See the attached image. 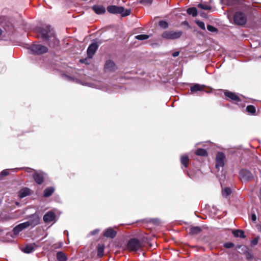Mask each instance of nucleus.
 Instances as JSON below:
<instances>
[{
    "label": "nucleus",
    "mask_w": 261,
    "mask_h": 261,
    "mask_svg": "<svg viewBox=\"0 0 261 261\" xmlns=\"http://www.w3.org/2000/svg\"><path fill=\"white\" fill-rule=\"evenodd\" d=\"M57 258L59 261H66L67 257L62 252H59L57 254Z\"/></svg>",
    "instance_id": "obj_25"
},
{
    "label": "nucleus",
    "mask_w": 261,
    "mask_h": 261,
    "mask_svg": "<svg viewBox=\"0 0 261 261\" xmlns=\"http://www.w3.org/2000/svg\"><path fill=\"white\" fill-rule=\"evenodd\" d=\"M207 29L211 32H215L217 31L216 28L210 24L207 25Z\"/></svg>",
    "instance_id": "obj_36"
},
{
    "label": "nucleus",
    "mask_w": 261,
    "mask_h": 261,
    "mask_svg": "<svg viewBox=\"0 0 261 261\" xmlns=\"http://www.w3.org/2000/svg\"><path fill=\"white\" fill-rule=\"evenodd\" d=\"M104 249L105 246L104 245H98L97 246V255L101 257L103 255L104 253Z\"/></svg>",
    "instance_id": "obj_23"
},
{
    "label": "nucleus",
    "mask_w": 261,
    "mask_h": 261,
    "mask_svg": "<svg viewBox=\"0 0 261 261\" xmlns=\"http://www.w3.org/2000/svg\"><path fill=\"white\" fill-rule=\"evenodd\" d=\"M159 25L163 29H166L168 27V23L164 20H161L159 22Z\"/></svg>",
    "instance_id": "obj_34"
},
{
    "label": "nucleus",
    "mask_w": 261,
    "mask_h": 261,
    "mask_svg": "<svg viewBox=\"0 0 261 261\" xmlns=\"http://www.w3.org/2000/svg\"><path fill=\"white\" fill-rule=\"evenodd\" d=\"M234 246V244L232 243H226L224 244V247L226 248H230L231 247H233Z\"/></svg>",
    "instance_id": "obj_37"
},
{
    "label": "nucleus",
    "mask_w": 261,
    "mask_h": 261,
    "mask_svg": "<svg viewBox=\"0 0 261 261\" xmlns=\"http://www.w3.org/2000/svg\"><path fill=\"white\" fill-rule=\"evenodd\" d=\"M225 155L222 152H219L217 153L216 157V168L219 169V168H222L225 165Z\"/></svg>",
    "instance_id": "obj_8"
},
{
    "label": "nucleus",
    "mask_w": 261,
    "mask_h": 261,
    "mask_svg": "<svg viewBox=\"0 0 261 261\" xmlns=\"http://www.w3.org/2000/svg\"><path fill=\"white\" fill-rule=\"evenodd\" d=\"M251 220L253 221H255L256 220V217L255 214H251Z\"/></svg>",
    "instance_id": "obj_42"
},
{
    "label": "nucleus",
    "mask_w": 261,
    "mask_h": 261,
    "mask_svg": "<svg viewBox=\"0 0 261 261\" xmlns=\"http://www.w3.org/2000/svg\"><path fill=\"white\" fill-rule=\"evenodd\" d=\"M179 55V51H175V52L173 53L172 56L173 57H176L178 56Z\"/></svg>",
    "instance_id": "obj_41"
},
{
    "label": "nucleus",
    "mask_w": 261,
    "mask_h": 261,
    "mask_svg": "<svg viewBox=\"0 0 261 261\" xmlns=\"http://www.w3.org/2000/svg\"><path fill=\"white\" fill-rule=\"evenodd\" d=\"M181 163L185 166V167L187 168L188 166L189 163V158L187 155H182L180 158Z\"/></svg>",
    "instance_id": "obj_24"
},
{
    "label": "nucleus",
    "mask_w": 261,
    "mask_h": 261,
    "mask_svg": "<svg viewBox=\"0 0 261 261\" xmlns=\"http://www.w3.org/2000/svg\"><path fill=\"white\" fill-rule=\"evenodd\" d=\"M201 231L200 227L196 226L193 227L190 229V233L192 234H196L199 233Z\"/></svg>",
    "instance_id": "obj_27"
},
{
    "label": "nucleus",
    "mask_w": 261,
    "mask_h": 261,
    "mask_svg": "<svg viewBox=\"0 0 261 261\" xmlns=\"http://www.w3.org/2000/svg\"><path fill=\"white\" fill-rule=\"evenodd\" d=\"M30 50L34 54L40 55L46 53L48 49L40 44H33L30 47Z\"/></svg>",
    "instance_id": "obj_6"
},
{
    "label": "nucleus",
    "mask_w": 261,
    "mask_h": 261,
    "mask_svg": "<svg viewBox=\"0 0 261 261\" xmlns=\"http://www.w3.org/2000/svg\"><path fill=\"white\" fill-rule=\"evenodd\" d=\"M116 231L113 229L112 228H109L104 232V236L112 239L115 238L116 236Z\"/></svg>",
    "instance_id": "obj_15"
},
{
    "label": "nucleus",
    "mask_w": 261,
    "mask_h": 261,
    "mask_svg": "<svg viewBox=\"0 0 261 261\" xmlns=\"http://www.w3.org/2000/svg\"><path fill=\"white\" fill-rule=\"evenodd\" d=\"M39 223V219L38 216L32 215L29 221L18 224L22 230L29 226L34 227Z\"/></svg>",
    "instance_id": "obj_3"
},
{
    "label": "nucleus",
    "mask_w": 261,
    "mask_h": 261,
    "mask_svg": "<svg viewBox=\"0 0 261 261\" xmlns=\"http://www.w3.org/2000/svg\"><path fill=\"white\" fill-rule=\"evenodd\" d=\"M198 7L199 9H203V10H210L211 9V7L205 3H200L198 5Z\"/></svg>",
    "instance_id": "obj_30"
},
{
    "label": "nucleus",
    "mask_w": 261,
    "mask_h": 261,
    "mask_svg": "<svg viewBox=\"0 0 261 261\" xmlns=\"http://www.w3.org/2000/svg\"><path fill=\"white\" fill-rule=\"evenodd\" d=\"M36 247V245L35 244H31L24 247L22 250L25 253H30L34 251Z\"/></svg>",
    "instance_id": "obj_18"
},
{
    "label": "nucleus",
    "mask_w": 261,
    "mask_h": 261,
    "mask_svg": "<svg viewBox=\"0 0 261 261\" xmlns=\"http://www.w3.org/2000/svg\"><path fill=\"white\" fill-rule=\"evenodd\" d=\"M195 23L202 30H205V24L203 21L196 20H195Z\"/></svg>",
    "instance_id": "obj_31"
},
{
    "label": "nucleus",
    "mask_w": 261,
    "mask_h": 261,
    "mask_svg": "<svg viewBox=\"0 0 261 261\" xmlns=\"http://www.w3.org/2000/svg\"><path fill=\"white\" fill-rule=\"evenodd\" d=\"M232 232L235 237H240L241 238H245L246 237L245 235L244 234V231L242 230H233Z\"/></svg>",
    "instance_id": "obj_19"
},
{
    "label": "nucleus",
    "mask_w": 261,
    "mask_h": 261,
    "mask_svg": "<svg viewBox=\"0 0 261 261\" xmlns=\"http://www.w3.org/2000/svg\"><path fill=\"white\" fill-rule=\"evenodd\" d=\"M258 242V239L257 238H256L254 239L253 240H252L251 243L253 245H256L257 244Z\"/></svg>",
    "instance_id": "obj_39"
},
{
    "label": "nucleus",
    "mask_w": 261,
    "mask_h": 261,
    "mask_svg": "<svg viewBox=\"0 0 261 261\" xmlns=\"http://www.w3.org/2000/svg\"><path fill=\"white\" fill-rule=\"evenodd\" d=\"M231 193V190L229 188L226 187L222 190V194L223 196L226 197L229 195Z\"/></svg>",
    "instance_id": "obj_29"
},
{
    "label": "nucleus",
    "mask_w": 261,
    "mask_h": 261,
    "mask_svg": "<svg viewBox=\"0 0 261 261\" xmlns=\"http://www.w3.org/2000/svg\"><path fill=\"white\" fill-rule=\"evenodd\" d=\"M92 9L94 12L97 14H103L106 11L105 8L102 6H93L92 7Z\"/></svg>",
    "instance_id": "obj_17"
},
{
    "label": "nucleus",
    "mask_w": 261,
    "mask_h": 261,
    "mask_svg": "<svg viewBox=\"0 0 261 261\" xmlns=\"http://www.w3.org/2000/svg\"><path fill=\"white\" fill-rule=\"evenodd\" d=\"M56 218L55 214L53 212H48L43 217V220L45 223L53 222Z\"/></svg>",
    "instance_id": "obj_12"
},
{
    "label": "nucleus",
    "mask_w": 261,
    "mask_h": 261,
    "mask_svg": "<svg viewBox=\"0 0 261 261\" xmlns=\"http://www.w3.org/2000/svg\"><path fill=\"white\" fill-rule=\"evenodd\" d=\"M252 257V254L250 252H248L246 254V258L247 259H250Z\"/></svg>",
    "instance_id": "obj_40"
},
{
    "label": "nucleus",
    "mask_w": 261,
    "mask_h": 261,
    "mask_svg": "<svg viewBox=\"0 0 261 261\" xmlns=\"http://www.w3.org/2000/svg\"><path fill=\"white\" fill-rule=\"evenodd\" d=\"M22 231V229L21 228H20V227L19 226V225H17L16 226H15L14 228H13V233H14V234L15 235H17L19 234V233Z\"/></svg>",
    "instance_id": "obj_33"
},
{
    "label": "nucleus",
    "mask_w": 261,
    "mask_h": 261,
    "mask_svg": "<svg viewBox=\"0 0 261 261\" xmlns=\"http://www.w3.org/2000/svg\"><path fill=\"white\" fill-rule=\"evenodd\" d=\"M54 188L53 187H48L44 190L43 195L45 197L50 196L54 192Z\"/></svg>",
    "instance_id": "obj_21"
},
{
    "label": "nucleus",
    "mask_w": 261,
    "mask_h": 261,
    "mask_svg": "<svg viewBox=\"0 0 261 261\" xmlns=\"http://www.w3.org/2000/svg\"><path fill=\"white\" fill-rule=\"evenodd\" d=\"M33 177L38 184L40 185L43 182L44 177L42 173L36 172L33 175Z\"/></svg>",
    "instance_id": "obj_14"
},
{
    "label": "nucleus",
    "mask_w": 261,
    "mask_h": 261,
    "mask_svg": "<svg viewBox=\"0 0 261 261\" xmlns=\"http://www.w3.org/2000/svg\"><path fill=\"white\" fill-rule=\"evenodd\" d=\"M98 48V45L96 43H93L89 45L87 49V55L89 58H92Z\"/></svg>",
    "instance_id": "obj_11"
},
{
    "label": "nucleus",
    "mask_w": 261,
    "mask_h": 261,
    "mask_svg": "<svg viewBox=\"0 0 261 261\" xmlns=\"http://www.w3.org/2000/svg\"><path fill=\"white\" fill-rule=\"evenodd\" d=\"M224 95L226 97L229 98L230 100L233 101L236 104H238V103L242 100L241 97L235 93L226 91L224 92Z\"/></svg>",
    "instance_id": "obj_9"
},
{
    "label": "nucleus",
    "mask_w": 261,
    "mask_h": 261,
    "mask_svg": "<svg viewBox=\"0 0 261 261\" xmlns=\"http://www.w3.org/2000/svg\"><path fill=\"white\" fill-rule=\"evenodd\" d=\"M1 174L2 176H6L9 174V172L8 170H4L2 171Z\"/></svg>",
    "instance_id": "obj_38"
},
{
    "label": "nucleus",
    "mask_w": 261,
    "mask_h": 261,
    "mask_svg": "<svg viewBox=\"0 0 261 261\" xmlns=\"http://www.w3.org/2000/svg\"><path fill=\"white\" fill-rule=\"evenodd\" d=\"M247 112L250 114H254L256 112L255 108L252 105H249L246 108Z\"/></svg>",
    "instance_id": "obj_28"
},
{
    "label": "nucleus",
    "mask_w": 261,
    "mask_h": 261,
    "mask_svg": "<svg viewBox=\"0 0 261 261\" xmlns=\"http://www.w3.org/2000/svg\"><path fill=\"white\" fill-rule=\"evenodd\" d=\"M204 86L198 84H195L190 87L191 93H195L197 91H202L204 89Z\"/></svg>",
    "instance_id": "obj_16"
},
{
    "label": "nucleus",
    "mask_w": 261,
    "mask_h": 261,
    "mask_svg": "<svg viewBox=\"0 0 261 261\" xmlns=\"http://www.w3.org/2000/svg\"><path fill=\"white\" fill-rule=\"evenodd\" d=\"M115 69L116 66L113 61L109 60L106 62L105 66V70L106 71H114Z\"/></svg>",
    "instance_id": "obj_13"
},
{
    "label": "nucleus",
    "mask_w": 261,
    "mask_h": 261,
    "mask_svg": "<svg viewBox=\"0 0 261 261\" xmlns=\"http://www.w3.org/2000/svg\"><path fill=\"white\" fill-rule=\"evenodd\" d=\"M30 193V190L29 188H25L21 189L19 192V196L20 198H23Z\"/></svg>",
    "instance_id": "obj_20"
},
{
    "label": "nucleus",
    "mask_w": 261,
    "mask_h": 261,
    "mask_svg": "<svg viewBox=\"0 0 261 261\" xmlns=\"http://www.w3.org/2000/svg\"><path fill=\"white\" fill-rule=\"evenodd\" d=\"M98 231H99L98 230L96 229V230H94V231H92V232H91V234H92V235H94V234H95L97 233L98 232Z\"/></svg>",
    "instance_id": "obj_43"
},
{
    "label": "nucleus",
    "mask_w": 261,
    "mask_h": 261,
    "mask_svg": "<svg viewBox=\"0 0 261 261\" xmlns=\"http://www.w3.org/2000/svg\"><path fill=\"white\" fill-rule=\"evenodd\" d=\"M135 38L138 40H143L148 39L149 38V36L147 35H144V34L139 35L135 36Z\"/></svg>",
    "instance_id": "obj_32"
},
{
    "label": "nucleus",
    "mask_w": 261,
    "mask_h": 261,
    "mask_svg": "<svg viewBox=\"0 0 261 261\" xmlns=\"http://www.w3.org/2000/svg\"><path fill=\"white\" fill-rule=\"evenodd\" d=\"M240 177L242 181H247L253 178L252 173L246 169H242L239 173Z\"/></svg>",
    "instance_id": "obj_10"
},
{
    "label": "nucleus",
    "mask_w": 261,
    "mask_h": 261,
    "mask_svg": "<svg viewBox=\"0 0 261 261\" xmlns=\"http://www.w3.org/2000/svg\"><path fill=\"white\" fill-rule=\"evenodd\" d=\"M182 24L184 25H186L187 26H189V23L187 21H185L182 22Z\"/></svg>",
    "instance_id": "obj_44"
},
{
    "label": "nucleus",
    "mask_w": 261,
    "mask_h": 261,
    "mask_svg": "<svg viewBox=\"0 0 261 261\" xmlns=\"http://www.w3.org/2000/svg\"><path fill=\"white\" fill-rule=\"evenodd\" d=\"M182 34V32L181 31H165L162 35V37L163 38L166 39H176L180 37Z\"/></svg>",
    "instance_id": "obj_5"
},
{
    "label": "nucleus",
    "mask_w": 261,
    "mask_h": 261,
    "mask_svg": "<svg viewBox=\"0 0 261 261\" xmlns=\"http://www.w3.org/2000/svg\"><path fill=\"white\" fill-rule=\"evenodd\" d=\"M260 58H261V56H260Z\"/></svg>",
    "instance_id": "obj_46"
},
{
    "label": "nucleus",
    "mask_w": 261,
    "mask_h": 261,
    "mask_svg": "<svg viewBox=\"0 0 261 261\" xmlns=\"http://www.w3.org/2000/svg\"><path fill=\"white\" fill-rule=\"evenodd\" d=\"M127 248L131 251H137L141 249L142 244L137 239H131L127 243Z\"/></svg>",
    "instance_id": "obj_4"
},
{
    "label": "nucleus",
    "mask_w": 261,
    "mask_h": 261,
    "mask_svg": "<svg viewBox=\"0 0 261 261\" xmlns=\"http://www.w3.org/2000/svg\"><path fill=\"white\" fill-rule=\"evenodd\" d=\"M152 2V0H140V3L144 5H151Z\"/></svg>",
    "instance_id": "obj_35"
},
{
    "label": "nucleus",
    "mask_w": 261,
    "mask_h": 261,
    "mask_svg": "<svg viewBox=\"0 0 261 261\" xmlns=\"http://www.w3.org/2000/svg\"><path fill=\"white\" fill-rule=\"evenodd\" d=\"M187 12L189 15H192L193 17H195L197 15V11L195 7L188 8L187 10Z\"/></svg>",
    "instance_id": "obj_22"
},
{
    "label": "nucleus",
    "mask_w": 261,
    "mask_h": 261,
    "mask_svg": "<svg viewBox=\"0 0 261 261\" xmlns=\"http://www.w3.org/2000/svg\"><path fill=\"white\" fill-rule=\"evenodd\" d=\"M37 31L44 40H50L53 42L54 44L58 43V41L56 38L54 33L51 30L49 25H45L42 28H38Z\"/></svg>",
    "instance_id": "obj_1"
},
{
    "label": "nucleus",
    "mask_w": 261,
    "mask_h": 261,
    "mask_svg": "<svg viewBox=\"0 0 261 261\" xmlns=\"http://www.w3.org/2000/svg\"><path fill=\"white\" fill-rule=\"evenodd\" d=\"M108 12L111 14H120L122 17L128 16L130 14V10H125L123 7L115 5L109 6L107 7Z\"/></svg>",
    "instance_id": "obj_2"
},
{
    "label": "nucleus",
    "mask_w": 261,
    "mask_h": 261,
    "mask_svg": "<svg viewBox=\"0 0 261 261\" xmlns=\"http://www.w3.org/2000/svg\"><path fill=\"white\" fill-rule=\"evenodd\" d=\"M233 20L236 24L244 25L247 21V18L244 13L242 12H237L233 16Z\"/></svg>",
    "instance_id": "obj_7"
},
{
    "label": "nucleus",
    "mask_w": 261,
    "mask_h": 261,
    "mask_svg": "<svg viewBox=\"0 0 261 261\" xmlns=\"http://www.w3.org/2000/svg\"><path fill=\"white\" fill-rule=\"evenodd\" d=\"M2 32H3V31H2V29H0V36L2 35Z\"/></svg>",
    "instance_id": "obj_45"
},
{
    "label": "nucleus",
    "mask_w": 261,
    "mask_h": 261,
    "mask_svg": "<svg viewBox=\"0 0 261 261\" xmlns=\"http://www.w3.org/2000/svg\"><path fill=\"white\" fill-rule=\"evenodd\" d=\"M195 154L197 155L205 156L207 155V151L204 149L201 148H199L195 151Z\"/></svg>",
    "instance_id": "obj_26"
}]
</instances>
